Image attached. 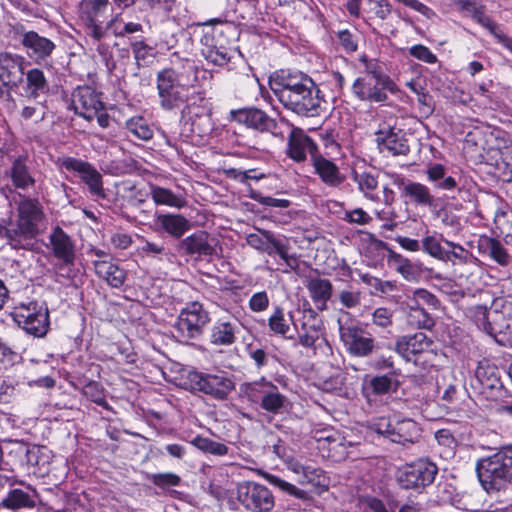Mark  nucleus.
<instances>
[{
    "instance_id": "22",
    "label": "nucleus",
    "mask_w": 512,
    "mask_h": 512,
    "mask_svg": "<svg viewBox=\"0 0 512 512\" xmlns=\"http://www.w3.org/2000/svg\"><path fill=\"white\" fill-rule=\"evenodd\" d=\"M289 141H288V155L290 158L297 162L306 159L310 155L312 160L317 156V146L314 141L305 135L301 130L290 128Z\"/></svg>"
},
{
    "instance_id": "21",
    "label": "nucleus",
    "mask_w": 512,
    "mask_h": 512,
    "mask_svg": "<svg viewBox=\"0 0 512 512\" xmlns=\"http://www.w3.org/2000/svg\"><path fill=\"white\" fill-rule=\"evenodd\" d=\"M24 57L8 52L0 53V81L4 86L15 87L24 75Z\"/></svg>"
},
{
    "instance_id": "5",
    "label": "nucleus",
    "mask_w": 512,
    "mask_h": 512,
    "mask_svg": "<svg viewBox=\"0 0 512 512\" xmlns=\"http://www.w3.org/2000/svg\"><path fill=\"white\" fill-rule=\"evenodd\" d=\"M12 317L21 329L34 337L45 336L49 329V312L43 303H19L13 309Z\"/></svg>"
},
{
    "instance_id": "17",
    "label": "nucleus",
    "mask_w": 512,
    "mask_h": 512,
    "mask_svg": "<svg viewBox=\"0 0 512 512\" xmlns=\"http://www.w3.org/2000/svg\"><path fill=\"white\" fill-rule=\"evenodd\" d=\"M323 100L320 97V90L317 85L312 83L306 89L292 96L282 103L288 110L300 116L315 117L322 111Z\"/></svg>"
},
{
    "instance_id": "8",
    "label": "nucleus",
    "mask_w": 512,
    "mask_h": 512,
    "mask_svg": "<svg viewBox=\"0 0 512 512\" xmlns=\"http://www.w3.org/2000/svg\"><path fill=\"white\" fill-rule=\"evenodd\" d=\"M229 120L238 124L245 125L247 128L257 130L259 132H269L274 136L284 137L282 126L288 127V123L281 120L280 123L264 111L254 108H239L231 110L229 113Z\"/></svg>"
},
{
    "instance_id": "50",
    "label": "nucleus",
    "mask_w": 512,
    "mask_h": 512,
    "mask_svg": "<svg viewBox=\"0 0 512 512\" xmlns=\"http://www.w3.org/2000/svg\"><path fill=\"white\" fill-rule=\"evenodd\" d=\"M442 235H427L422 239L421 249L429 256L441 261L445 252V247Z\"/></svg>"
},
{
    "instance_id": "64",
    "label": "nucleus",
    "mask_w": 512,
    "mask_h": 512,
    "mask_svg": "<svg viewBox=\"0 0 512 512\" xmlns=\"http://www.w3.org/2000/svg\"><path fill=\"white\" fill-rule=\"evenodd\" d=\"M393 426H394V423H392V421L386 417L376 418L370 424V427L373 431H375L376 433H378L380 435L385 436L389 440H390V434L393 431Z\"/></svg>"
},
{
    "instance_id": "34",
    "label": "nucleus",
    "mask_w": 512,
    "mask_h": 512,
    "mask_svg": "<svg viewBox=\"0 0 512 512\" xmlns=\"http://www.w3.org/2000/svg\"><path fill=\"white\" fill-rule=\"evenodd\" d=\"M310 298L319 310L326 309L327 302L332 296L333 286L330 280L312 278L307 283Z\"/></svg>"
},
{
    "instance_id": "44",
    "label": "nucleus",
    "mask_w": 512,
    "mask_h": 512,
    "mask_svg": "<svg viewBox=\"0 0 512 512\" xmlns=\"http://www.w3.org/2000/svg\"><path fill=\"white\" fill-rule=\"evenodd\" d=\"M352 179L357 184L358 189L363 193L365 198L379 202L380 198L375 192L378 187V181L376 176L367 171L354 170L352 173Z\"/></svg>"
},
{
    "instance_id": "48",
    "label": "nucleus",
    "mask_w": 512,
    "mask_h": 512,
    "mask_svg": "<svg viewBox=\"0 0 512 512\" xmlns=\"http://www.w3.org/2000/svg\"><path fill=\"white\" fill-rule=\"evenodd\" d=\"M344 383V373L342 371H336L330 376L319 377L315 385L324 392L342 395L345 388Z\"/></svg>"
},
{
    "instance_id": "62",
    "label": "nucleus",
    "mask_w": 512,
    "mask_h": 512,
    "mask_svg": "<svg viewBox=\"0 0 512 512\" xmlns=\"http://www.w3.org/2000/svg\"><path fill=\"white\" fill-rule=\"evenodd\" d=\"M409 54L428 64H434L437 61L436 55L428 47L422 44L411 46L409 48Z\"/></svg>"
},
{
    "instance_id": "36",
    "label": "nucleus",
    "mask_w": 512,
    "mask_h": 512,
    "mask_svg": "<svg viewBox=\"0 0 512 512\" xmlns=\"http://www.w3.org/2000/svg\"><path fill=\"white\" fill-rule=\"evenodd\" d=\"M156 223L175 238H180L190 229V222L180 214H159L156 216Z\"/></svg>"
},
{
    "instance_id": "15",
    "label": "nucleus",
    "mask_w": 512,
    "mask_h": 512,
    "mask_svg": "<svg viewBox=\"0 0 512 512\" xmlns=\"http://www.w3.org/2000/svg\"><path fill=\"white\" fill-rule=\"evenodd\" d=\"M314 83L313 79L300 71H281L274 79L272 91L283 103L300 91H306L307 87Z\"/></svg>"
},
{
    "instance_id": "38",
    "label": "nucleus",
    "mask_w": 512,
    "mask_h": 512,
    "mask_svg": "<svg viewBox=\"0 0 512 512\" xmlns=\"http://www.w3.org/2000/svg\"><path fill=\"white\" fill-rule=\"evenodd\" d=\"M28 101L36 100L41 94L49 90V85L42 70L34 68L26 74V86L24 88Z\"/></svg>"
},
{
    "instance_id": "9",
    "label": "nucleus",
    "mask_w": 512,
    "mask_h": 512,
    "mask_svg": "<svg viewBox=\"0 0 512 512\" xmlns=\"http://www.w3.org/2000/svg\"><path fill=\"white\" fill-rule=\"evenodd\" d=\"M157 90L160 105L165 110L177 108L186 100V88L180 83L174 69H164L158 73Z\"/></svg>"
},
{
    "instance_id": "3",
    "label": "nucleus",
    "mask_w": 512,
    "mask_h": 512,
    "mask_svg": "<svg viewBox=\"0 0 512 512\" xmlns=\"http://www.w3.org/2000/svg\"><path fill=\"white\" fill-rule=\"evenodd\" d=\"M395 351L406 362L426 368L434 365L437 348L434 341L423 332L400 337L395 344Z\"/></svg>"
},
{
    "instance_id": "10",
    "label": "nucleus",
    "mask_w": 512,
    "mask_h": 512,
    "mask_svg": "<svg viewBox=\"0 0 512 512\" xmlns=\"http://www.w3.org/2000/svg\"><path fill=\"white\" fill-rule=\"evenodd\" d=\"M478 480H504L512 475V445L477 461Z\"/></svg>"
},
{
    "instance_id": "51",
    "label": "nucleus",
    "mask_w": 512,
    "mask_h": 512,
    "mask_svg": "<svg viewBox=\"0 0 512 512\" xmlns=\"http://www.w3.org/2000/svg\"><path fill=\"white\" fill-rule=\"evenodd\" d=\"M83 394L90 399L92 402L96 403L97 405L103 407L106 410H110L111 407L108 404L105 394H104V388L103 386L96 382V381H90L87 383L83 388Z\"/></svg>"
},
{
    "instance_id": "58",
    "label": "nucleus",
    "mask_w": 512,
    "mask_h": 512,
    "mask_svg": "<svg viewBox=\"0 0 512 512\" xmlns=\"http://www.w3.org/2000/svg\"><path fill=\"white\" fill-rule=\"evenodd\" d=\"M370 386L375 394L382 395L389 393L397 383H394L388 375H380L370 380Z\"/></svg>"
},
{
    "instance_id": "39",
    "label": "nucleus",
    "mask_w": 512,
    "mask_h": 512,
    "mask_svg": "<svg viewBox=\"0 0 512 512\" xmlns=\"http://www.w3.org/2000/svg\"><path fill=\"white\" fill-rule=\"evenodd\" d=\"M150 195L156 205L181 209L187 205L186 198L181 194H175L170 189L151 184Z\"/></svg>"
},
{
    "instance_id": "16",
    "label": "nucleus",
    "mask_w": 512,
    "mask_h": 512,
    "mask_svg": "<svg viewBox=\"0 0 512 512\" xmlns=\"http://www.w3.org/2000/svg\"><path fill=\"white\" fill-rule=\"evenodd\" d=\"M339 333L347 351L357 357L369 355L374 348V340L367 336L365 331L355 323L343 324L340 320Z\"/></svg>"
},
{
    "instance_id": "31",
    "label": "nucleus",
    "mask_w": 512,
    "mask_h": 512,
    "mask_svg": "<svg viewBox=\"0 0 512 512\" xmlns=\"http://www.w3.org/2000/svg\"><path fill=\"white\" fill-rule=\"evenodd\" d=\"M95 273L113 288L123 286L127 273L111 260L93 261Z\"/></svg>"
},
{
    "instance_id": "53",
    "label": "nucleus",
    "mask_w": 512,
    "mask_h": 512,
    "mask_svg": "<svg viewBox=\"0 0 512 512\" xmlns=\"http://www.w3.org/2000/svg\"><path fill=\"white\" fill-rule=\"evenodd\" d=\"M139 252L145 257L157 258L159 260L169 255V252L163 242H153L146 239H142V245L139 248Z\"/></svg>"
},
{
    "instance_id": "33",
    "label": "nucleus",
    "mask_w": 512,
    "mask_h": 512,
    "mask_svg": "<svg viewBox=\"0 0 512 512\" xmlns=\"http://www.w3.org/2000/svg\"><path fill=\"white\" fill-rule=\"evenodd\" d=\"M420 436L421 429L418 424L411 419H403L394 423L390 441L405 445L417 442Z\"/></svg>"
},
{
    "instance_id": "32",
    "label": "nucleus",
    "mask_w": 512,
    "mask_h": 512,
    "mask_svg": "<svg viewBox=\"0 0 512 512\" xmlns=\"http://www.w3.org/2000/svg\"><path fill=\"white\" fill-rule=\"evenodd\" d=\"M479 251L488 255L499 265L506 267L512 262V256L503 244L495 238L483 236L478 242Z\"/></svg>"
},
{
    "instance_id": "35",
    "label": "nucleus",
    "mask_w": 512,
    "mask_h": 512,
    "mask_svg": "<svg viewBox=\"0 0 512 512\" xmlns=\"http://www.w3.org/2000/svg\"><path fill=\"white\" fill-rule=\"evenodd\" d=\"M238 326L234 322L218 320L210 331V342L218 346H229L236 341Z\"/></svg>"
},
{
    "instance_id": "14",
    "label": "nucleus",
    "mask_w": 512,
    "mask_h": 512,
    "mask_svg": "<svg viewBox=\"0 0 512 512\" xmlns=\"http://www.w3.org/2000/svg\"><path fill=\"white\" fill-rule=\"evenodd\" d=\"M290 321L297 332L298 342L304 348H314L316 342L322 337L323 323L312 309L303 310L301 317L294 319L289 313Z\"/></svg>"
},
{
    "instance_id": "49",
    "label": "nucleus",
    "mask_w": 512,
    "mask_h": 512,
    "mask_svg": "<svg viewBox=\"0 0 512 512\" xmlns=\"http://www.w3.org/2000/svg\"><path fill=\"white\" fill-rule=\"evenodd\" d=\"M268 327L276 335L292 338V336H287V333L290 331V324L285 319L284 310L280 306L274 307L272 314L268 318Z\"/></svg>"
},
{
    "instance_id": "12",
    "label": "nucleus",
    "mask_w": 512,
    "mask_h": 512,
    "mask_svg": "<svg viewBox=\"0 0 512 512\" xmlns=\"http://www.w3.org/2000/svg\"><path fill=\"white\" fill-rule=\"evenodd\" d=\"M491 316L496 331V341L512 346V296L497 297L492 302Z\"/></svg>"
},
{
    "instance_id": "52",
    "label": "nucleus",
    "mask_w": 512,
    "mask_h": 512,
    "mask_svg": "<svg viewBox=\"0 0 512 512\" xmlns=\"http://www.w3.org/2000/svg\"><path fill=\"white\" fill-rule=\"evenodd\" d=\"M407 322L411 327L420 329H431L434 326L433 318L424 308L407 312Z\"/></svg>"
},
{
    "instance_id": "45",
    "label": "nucleus",
    "mask_w": 512,
    "mask_h": 512,
    "mask_svg": "<svg viewBox=\"0 0 512 512\" xmlns=\"http://www.w3.org/2000/svg\"><path fill=\"white\" fill-rule=\"evenodd\" d=\"M444 244L446 245V249L441 260L443 262H450L453 265H466L472 263L475 259L469 250L458 243L444 240Z\"/></svg>"
},
{
    "instance_id": "47",
    "label": "nucleus",
    "mask_w": 512,
    "mask_h": 512,
    "mask_svg": "<svg viewBox=\"0 0 512 512\" xmlns=\"http://www.w3.org/2000/svg\"><path fill=\"white\" fill-rule=\"evenodd\" d=\"M127 131L135 138L149 141L154 135L152 126L143 116H133L126 121Z\"/></svg>"
},
{
    "instance_id": "41",
    "label": "nucleus",
    "mask_w": 512,
    "mask_h": 512,
    "mask_svg": "<svg viewBox=\"0 0 512 512\" xmlns=\"http://www.w3.org/2000/svg\"><path fill=\"white\" fill-rule=\"evenodd\" d=\"M312 161L316 173L324 183L330 186H336L341 183L342 178L340 176L339 169L332 161L322 157L321 155L314 156Z\"/></svg>"
},
{
    "instance_id": "29",
    "label": "nucleus",
    "mask_w": 512,
    "mask_h": 512,
    "mask_svg": "<svg viewBox=\"0 0 512 512\" xmlns=\"http://www.w3.org/2000/svg\"><path fill=\"white\" fill-rule=\"evenodd\" d=\"M399 471L401 475L398 480H402V477H405L406 480H434L438 468L429 459L421 458L415 462L405 464Z\"/></svg>"
},
{
    "instance_id": "57",
    "label": "nucleus",
    "mask_w": 512,
    "mask_h": 512,
    "mask_svg": "<svg viewBox=\"0 0 512 512\" xmlns=\"http://www.w3.org/2000/svg\"><path fill=\"white\" fill-rule=\"evenodd\" d=\"M342 220L349 224L368 225L372 221V217L362 208H355L344 212Z\"/></svg>"
},
{
    "instance_id": "56",
    "label": "nucleus",
    "mask_w": 512,
    "mask_h": 512,
    "mask_svg": "<svg viewBox=\"0 0 512 512\" xmlns=\"http://www.w3.org/2000/svg\"><path fill=\"white\" fill-rule=\"evenodd\" d=\"M194 443L199 449L213 455L222 456L225 455L228 451V448L225 444L210 440L208 438L197 437L194 440Z\"/></svg>"
},
{
    "instance_id": "46",
    "label": "nucleus",
    "mask_w": 512,
    "mask_h": 512,
    "mask_svg": "<svg viewBox=\"0 0 512 512\" xmlns=\"http://www.w3.org/2000/svg\"><path fill=\"white\" fill-rule=\"evenodd\" d=\"M31 490L32 495L30 493L24 492L20 489H15L11 491L8 496L2 501V505L8 509H17L21 507H34L36 497V490L32 489L30 486L28 487Z\"/></svg>"
},
{
    "instance_id": "63",
    "label": "nucleus",
    "mask_w": 512,
    "mask_h": 512,
    "mask_svg": "<svg viewBox=\"0 0 512 512\" xmlns=\"http://www.w3.org/2000/svg\"><path fill=\"white\" fill-rule=\"evenodd\" d=\"M392 318L393 312L385 307H379L375 309L372 314L373 324L382 328H388L392 326Z\"/></svg>"
},
{
    "instance_id": "30",
    "label": "nucleus",
    "mask_w": 512,
    "mask_h": 512,
    "mask_svg": "<svg viewBox=\"0 0 512 512\" xmlns=\"http://www.w3.org/2000/svg\"><path fill=\"white\" fill-rule=\"evenodd\" d=\"M427 181L438 191H454L458 187L457 180L447 174V168L440 163H430L424 171Z\"/></svg>"
},
{
    "instance_id": "28",
    "label": "nucleus",
    "mask_w": 512,
    "mask_h": 512,
    "mask_svg": "<svg viewBox=\"0 0 512 512\" xmlns=\"http://www.w3.org/2000/svg\"><path fill=\"white\" fill-rule=\"evenodd\" d=\"M21 43L27 54L36 60L45 59L55 48V44L50 39L39 35L35 31L25 32Z\"/></svg>"
},
{
    "instance_id": "7",
    "label": "nucleus",
    "mask_w": 512,
    "mask_h": 512,
    "mask_svg": "<svg viewBox=\"0 0 512 512\" xmlns=\"http://www.w3.org/2000/svg\"><path fill=\"white\" fill-rule=\"evenodd\" d=\"M185 385L187 388L211 395L217 399H225L234 389L233 380L223 373L205 374L195 370L187 372Z\"/></svg>"
},
{
    "instance_id": "37",
    "label": "nucleus",
    "mask_w": 512,
    "mask_h": 512,
    "mask_svg": "<svg viewBox=\"0 0 512 512\" xmlns=\"http://www.w3.org/2000/svg\"><path fill=\"white\" fill-rule=\"evenodd\" d=\"M109 0H84L83 20L85 30H90L91 25L102 26V19L105 16Z\"/></svg>"
},
{
    "instance_id": "54",
    "label": "nucleus",
    "mask_w": 512,
    "mask_h": 512,
    "mask_svg": "<svg viewBox=\"0 0 512 512\" xmlns=\"http://www.w3.org/2000/svg\"><path fill=\"white\" fill-rule=\"evenodd\" d=\"M46 106L42 101H36L33 104L24 105L21 110V117L25 120L41 121L46 115Z\"/></svg>"
},
{
    "instance_id": "26",
    "label": "nucleus",
    "mask_w": 512,
    "mask_h": 512,
    "mask_svg": "<svg viewBox=\"0 0 512 512\" xmlns=\"http://www.w3.org/2000/svg\"><path fill=\"white\" fill-rule=\"evenodd\" d=\"M246 241L252 248L272 255L278 254L280 257L286 256V243L276 239L269 231L259 230L256 233L247 235Z\"/></svg>"
},
{
    "instance_id": "55",
    "label": "nucleus",
    "mask_w": 512,
    "mask_h": 512,
    "mask_svg": "<svg viewBox=\"0 0 512 512\" xmlns=\"http://www.w3.org/2000/svg\"><path fill=\"white\" fill-rule=\"evenodd\" d=\"M290 468L298 475L303 476L307 480H315L321 477L325 478V472L314 464H300L298 462L290 465Z\"/></svg>"
},
{
    "instance_id": "6",
    "label": "nucleus",
    "mask_w": 512,
    "mask_h": 512,
    "mask_svg": "<svg viewBox=\"0 0 512 512\" xmlns=\"http://www.w3.org/2000/svg\"><path fill=\"white\" fill-rule=\"evenodd\" d=\"M241 392L249 401L259 404L263 410L273 414L280 413L287 402V398L280 393L278 387L264 377L243 384Z\"/></svg>"
},
{
    "instance_id": "25",
    "label": "nucleus",
    "mask_w": 512,
    "mask_h": 512,
    "mask_svg": "<svg viewBox=\"0 0 512 512\" xmlns=\"http://www.w3.org/2000/svg\"><path fill=\"white\" fill-rule=\"evenodd\" d=\"M51 250L55 258L63 265L70 266L75 261V247L70 236L61 228L56 227L49 236Z\"/></svg>"
},
{
    "instance_id": "11",
    "label": "nucleus",
    "mask_w": 512,
    "mask_h": 512,
    "mask_svg": "<svg viewBox=\"0 0 512 512\" xmlns=\"http://www.w3.org/2000/svg\"><path fill=\"white\" fill-rule=\"evenodd\" d=\"M57 165L63 171L78 175L92 195L105 196L102 175L91 163L79 158L63 156L58 158Z\"/></svg>"
},
{
    "instance_id": "23",
    "label": "nucleus",
    "mask_w": 512,
    "mask_h": 512,
    "mask_svg": "<svg viewBox=\"0 0 512 512\" xmlns=\"http://www.w3.org/2000/svg\"><path fill=\"white\" fill-rule=\"evenodd\" d=\"M376 142L382 153L392 156L406 155L409 152L407 139L401 130L389 128L376 133Z\"/></svg>"
},
{
    "instance_id": "60",
    "label": "nucleus",
    "mask_w": 512,
    "mask_h": 512,
    "mask_svg": "<svg viewBox=\"0 0 512 512\" xmlns=\"http://www.w3.org/2000/svg\"><path fill=\"white\" fill-rule=\"evenodd\" d=\"M250 197L254 201H256L262 205L269 206V207L287 208L290 205V201L287 199H278V198H274V197H270V196H263L258 191L252 190Z\"/></svg>"
},
{
    "instance_id": "18",
    "label": "nucleus",
    "mask_w": 512,
    "mask_h": 512,
    "mask_svg": "<svg viewBox=\"0 0 512 512\" xmlns=\"http://www.w3.org/2000/svg\"><path fill=\"white\" fill-rule=\"evenodd\" d=\"M386 83V81L377 80L372 75H363L354 80L352 93L360 101L384 102L387 99Z\"/></svg>"
},
{
    "instance_id": "1",
    "label": "nucleus",
    "mask_w": 512,
    "mask_h": 512,
    "mask_svg": "<svg viewBox=\"0 0 512 512\" xmlns=\"http://www.w3.org/2000/svg\"><path fill=\"white\" fill-rule=\"evenodd\" d=\"M45 221L43 206L37 198L22 197L17 203L16 219L10 221L13 235L26 249L28 241L34 239L40 232Z\"/></svg>"
},
{
    "instance_id": "2",
    "label": "nucleus",
    "mask_w": 512,
    "mask_h": 512,
    "mask_svg": "<svg viewBox=\"0 0 512 512\" xmlns=\"http://www.w3.org/2000/svg\"><path fill=\"white\" fill-rule=\"evenodd\" d=\"M233 28L222 22L214 25L205 24L200 39L201 54L208 63L224 67L232 58L229 34Z\"/></svg>"
},
{
    "instance_id": "19",
    "label": "nucleus",
    "mask_w": 512,
    "mask_h": 512,
    "mask_svg": "<svg viewBox=\"0 0 512 512\" xmlns=\"http://www.w3.org/2000/svg\"><path fill=\"white\" fill-rule=\"evenodd\" d=\"M71 106L76 114L87 120L97 115V109H103L99 95L89 86L77 87L73 91Z\"/></svg>"
},
{
    "instance_id": "43",
    "label": "nucleus",
    "mask_w": 512,
    "mask_h": 512,
    "mask_svg": "<svg viewBox=\"0 0 512 512\" xmlns=\"http://www.w3.org/2000/svg\"><path fill=\"white\" fill-rule=\"evenodd\" d=\"M468 318L488 335L496 339V331H494V321L492 320L491 310L485 306L476 305L467 309Z\"/></svg>"
},
{
    "instance_id": "27",
    "label": "nucleus",
    "mask_w": 512,
    "mask_h": 512,
    "mask_svg": "<svg viewBox=\"0 0 512 512\" xmlns=\"http://www.w3.org/2000/svg\"><path fill=\"white\" fill-rule=\"evenodd\" d=\"M92 47L98 52L102 60L105 62L109 71L115 68V63L112 60V47L106 41L109 38L107 28L103 26L91 25L90 30H85Z\"/></svg>"
},
{
    "instance_id": "24",
    "label": "nucleus",
    "mask_w": 512,
    "mask_h": 512,
    "mask_svg": "<svg viewBox=\"0 0 512 512\" xmlns=\"http://www.w3.org/2000/svg\"><path fill=\"white\" fill-rule=\"evenodd\" d=\"M180 248L189 255L212 257L217 254L215 240L205 231H197L184 238Z\"/></svg>"
},
{
    "instance_id": "20",
    "label": "nucleus",
    "mask_w": 512,
    "mask_h": 512,
    "mask_svg": "<svg viewBox=\"0 0 512 512\" xmlns=\"http://www.w3.org/2000/svg\"><path fill=\"white\" fill-rule=\"evenodd\" d=\"M28 156L19 155L13 159L9 176L13 186L22 191H29L36 185V172L28 165Z\"/></svg>"
},
{
    "instance_id": "40",
    "label": "nucleus",
    "mask_w": 512,
    "mask_h": 512,
    "mask_svg": "<svg viewBox=\"0 0 512 512\" xmlns=\"http://www.w3.org/2000/svg\"><path fill=\"white\" fill-rule=\"evenodd\" d=\"M457 5L462 12L471 16L478 24L492 31L496 23L485 14V7L478 0H458Z\"/></svg>"
},
{
    "instance_id": "42",
    "label": "nucleus",
    "mask_w": 512,
    "mask_h": 512,
    "mask_svg": "<svg viewBox=\"0 0 512 512\" xmlns=\"http://www.w3.org/2000/svg\"><path fill=\"white\" fill-rule=\"evenodd\" d=\"M403 196L416 205L432 206L434 203V196L431 194L430 189L420 182L408 181L404 185Z\"/></svg>"
},
{
    "instance_id": "59",
    "label": "nucleus",
    "mask_w": 512,
    "mask_h": 512,
    "mask_svg": "<svg viewBox=\"0 0 512 512\" xmlns=\"http://www.w3.org/2000/svg\"><path fill=\"white\" fill-rule=\"evenodd\" d=\"M494 367L479 365L475 371L477 379L484 387L493 388L498 383Z\"/></svg>"
},
{
    "instance_id": "4",
    "label": "nucleus",
    "mask_w": 512,
    "mask_h": 512,
    "mask_svg": "<svg viewBox=\"0 0 512 512\" xmlns=\"http://www.w3.org/2000/svg\"><path fill=\"white\" fill-rule=\"evenodd\" d=\"M209 313L197 301L187 303L183 307L173 326L175 336L181 342L199 338L209 323Z\"/></svg>"
},
{
    "instance_id": "61",
    "label": "nucleus",
    "mask_w": 512,
    "mask_h": 512,
    "mask_svg": "<svg viewBox=\"0 0 512 512\" xmlns=\"http://www.w3.org/2000/svg\"><path fill=\"white\" fill-rule=\"evenodd\" d=\"M270 298L266 291L254 293L248 302L249 309L253 312L259 313L267 310L269 307Z\"/></svg>"
},
{
    "instance_id": "13",
    "label": "nucleus",
    "mask_w": 512,
    "mask_h": 512,
    "mask_svg": "<svg viewBox=\"0 0 512 512\" xmlns=\"http://www.w3.org/2000/svg\"><path fill=\"white\" fill-rule=\"evenodd\" d=\"M237 495L246 509L254 512H267L274 505L271 492L257 482H239Z\"/></svg>"
}]
</instances>
